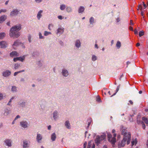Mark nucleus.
<instances>
[{"instance_id":"39","label":"nucleus","mask_w":148,"mask_h":148,"mask_svg":"<svg viewBox=\"0 0 148 148\" xmlns=\"http://www.w3.org/2000/svg\"><path fill=\"white\" fill-rule=\"evenodd\" d=\"M137 143V141L136 139L134 141H132V145L133 146L134 144L135 145Z\"/></svg>"},{"instance_id":"60","label":"nucleus","mask_w":148,"mask_h":148,"mask_svg":"<svg viewBox=\"0 0 148 148\" xmlns=\"http://www.w3.org/2000/svg\"><path fill=\"white\" fill-rule=\"evenodd\" d=\"M14 99L13 97H12L10 99L9 101V102L10 103L12 101V100Z\"/></svg>"},{"instance_id":"33","label":"nucleus","mask_w":148,"mask_h":148,"mask_svg":"<svg viewBox=\"0 0 148 148\" xmlns=\"http://www.w3.org/2000/svg\"><path fill=\"white\" fill-rule=\"evenodd\" d=\"M12 91L13 92H16L17 91V88L15 86H13L12 88Z\"/></svg>"},{"instance_id":"7","label":"nucleus","mask_w":148,"mask_h":148,"mask_svg":"<svg viewBox=\"0 0 148 148\" xmlns=\"http://www.w3.org/2000/svg\"><path fill=\"white\" fill-rule=\"evenodd\" d=\"M8 45L7 42L4 41L0 42V46L1 48H5Z\"/></svg>"},{"instance_id":"58","label":"nucleus","mask_w":148,"mask_h":148,"mask_svg":"<svg viewBox=\"0 0 148 148\" xmlns=\"http://www.w3.org/2000/svg\"><path fill=\"white\" fill-rule=\"evenodd\" d=\"M51 125H49L48 127V129L49 130H50L51 129Z\"/></svg>"},{"instance_id":"54","label":"nucleus","mask_w":148,"mask_h":148,"mask_svg":"<svg viewBox=\"0 0 148 148\" xmlns=\"http://www.w3.org/2000/svg\"><path fill=\"white\" fill-rule=\"evenodd\" d=\"M42 1V0H35L38 3Z\"/></svg>"},{"instance_id":"49","label":"nucleus","mask_w":148,"mask_h":148,"mask_svg":"<svg viewBox=\"0 0 148 148\" xmlns=\"http://www.w3.org/2000/svg\"><path fill=\"white\" fill-rule=\"evenodd\" d=\"M134 33L136 34H138V31L136 29H135L134 31Z\"/></svg>"},{"instance_id":"59","label":"nucleus","mask_w":148,"mask_h":148,"mask_svg":"<svg viewBox=\"0 0 148 148\" xmlns=\"http://www.w3.org/2000/svg\"><path fill=\"white\" fill-rule=\"evenodd\" d=\"M140 45V44L139 43H137L136 44V46L138 47Z\"/></svg>"},{"instance_id":"3","label":"nucleus","mask_w":148,"mask_h":148,"mask_svg":"<svg viewBox=\"0 0 148 148\" xmlns=\"http://www.w3.org/2000/svg\"><path fill=\"white\" fill-rule=\"evenodd\" d=\"M106 135L105 134L101 135L100 136H97L95 140V142L97 145L101 143L103 141L105 140Z\"/></svg>"},{"instance_id":"26","label":"nucleus","mask_w":148,"mask_h":148,"mask_svg":"<svg viewBox=\"0 0 148 148\" xmlns=\"http://www.w3.org/2000/svg\"><path fill=\"white\" fill-rule=\"evenodd\" d=\"M120 85H119L117 87V88H116V92H115L112 95H111L110 97H112L113 96L115 95H116V93H117V92H118V91L119 90V88H120Z\"/></svg>"},{"instance_id":"8","label":"nucleus","mask_w":148,"mask_h":148,"mask_svg":"<svg viewBox=\"0 0 148 148\" xmlns=\"http://www.w3.org/2000/svg\"><path fill=\"white\" fill-rule=\"evenodd\" d=\"M64 28L62 27L59 28L57 30V34H62L64 31Z\"/></svg>"},{"instance_id":"44","label":"nucleus","mask_w":148,"mask_h":148,"mask_svg":"<svg viewBox=\"0 0 148 148\" xmlns=\"http://www.w3.org/2000/svg\"><path fill=\"white\" fill-rule=\"evenodd\" d=\"M141 124H142V126L143 128V129H145V125L144 123L143 122V123Z\"/></svg>"},{"instance_id":"4","label":"nucleus","mask_w":148,"mask_h":148,"mask_svg":"<svg viewBox=\"0 0 148 148\" xmlns=\"http://www.w3.org/2000/svg\"><path fill=\"white\" fill-rule=\"evenodd\" d=\"M116 134H114V137H112V135L110 134H108V141L111 142V143L114 145L116 142Z\"/></svg>"},{"instance_id":"53","label":"nucleus","mask_w":148,"mask_h":148,"mask_svg":"<svg viewBox=\"0 0 148 148\" xmlns=\"http://www.w3.org/2000/svg\"><path fill=\"white\" fill-rule=\"evenodd\" d=\"M91 121L90 120H89V121L88 122V127L90 125V122H91Z\"/></svg>"},{"instance_id":"23","label":"nucleus","mask_w":148,"mask_h":148,"mask_svg":"<svg viewBox=\"0 0 148 148\" xmlns=\"http://www.w3.org/2000/svg\"><path fill=\"white\" fill-rule=\"evenodd\" d=\"M81 43L80 41L78 40L76 41L75 43V46L77 47H79L80 46Z\"/></svg>"},{"instance_id":"2","label":"nucleus","mask_w":148,"mask_h":148,"mask_svg":"<svg viewBox=\"0 0 148 148\" xmlns=\"http://www.w3.org/2000/svg\"><path fill=\"white\" fill-rule=\"evenodd\" d=\"M21 28V25H15L12 27L10 29V36L11 37L16 38H18L20 35V33L18 32Z\"/></svg>"},{"instance_id":"14","label":"nucleus","mask_w":148,"mask_h":148,"mask_svg":"<svg viewBox=\"0 0 148 148\" xmlns=\"http://www.w3.org/2000/svg\"><path fill=\"white\" fill-rule=\"evenodd\" d=\"M65 125L67 128L70 129L71 128V125L68 121H66L65 123Z\"/></svg>"},{"instance_id":"43","label":"nucleus","mask_w":148,"mask_h":148,"mask_svg":"<svg viewBox=\"0 0 148 148\" xmlns=\"http://www.w3.org/2000/svg\"><path fill=\"white\" fill-rule=\"evenodd\" d=\"M39 38L40 39H42L43 38V36H42V34L40 32L39 33Z\"/></svg>"},{"instance_id":"62","label":"nucleus","mask_w":148,"mask_h":148,"mask_svg":"<svg viewBox=\"0 0 148 148\" xmlns=\"http://www.w3.org/2000/svg\"><path fill=\"white\" fill-rule=\"evenodd\" d=\"M25 102H22V103H21V104L22 105V106H23V105H25Z\"/></svg>"},{"instance_id":"28","label":"nucleus","mask_w":148,"mask_h":148,"mask_svg":"<svg viewBox=\"0 0 148 148\" xmlns=\"http://www.w3.org/2000/svg\"><path fill=\"white\" fill-rule=\"evenodd\" d=\"M66 8V6L65 5L62 4L60 5V8L62 10H64Z\"/></svg>"},{"instance_id":"11","label":"nucleus","mask_w":148,"mask_h":148,"mask_svg":"<svg viewBox=\"0 0 148 148\" xmlns=\"http://www.w3.org/2000/svg\"><path fill=\"white\" fill-rule=\"evenodd\" d=\"M5 143L7 145L8 147L12 146V141L10 139H7L5 141Z\"/></svg>"},{"instance_id":"1","label":"nucleus","mask_w":148,"mask_h":148,"mask_svg":"<svg viewBox=\"0 0 148 148\" xmlns=\"http://www.w3.org/2000/svg\"><path fill=\"white\" fill-rule=\"evenodd\" d=\"M121 134L123 135V139L119 144V146L120 147H124L127 141V144H129L131 140V134L130 132H127V131L125 128L122 129L121 132Z\"/></svg>"},{"instance_id":"20","label":"nucleus","mask_w":148,"mask_h":148,"mask_svg":"<svg viewBox=\"0 0 148 148\" xmlns=\"http://www.w3.org/2000/svg\"><path fill=\"white\" fill-rule=\"evenodd\" d=\"M10 56L11 57H13L14 56H18V53L16 51H13L12 52L10 53Z\"/></svg>"},{"instance_id":"45","label":"nucleus","mask_w":148,"mask_h":148,"mask_svg":"<svg viewBox=\"0 0 148 148\" xmlns=\"http://www.w3.org/2000/svg\"><path fill=\"white\" fill-rule=\"evenodd\" d=\"M20 116H19V115H17L16 117L14 119V121H15L18 118H20Z\"/></svg>"},{"instance_id":"27","label":"nucleus","mask_w":148,"mask_h":148,"mask_svg":"<svg viewBox=\"0 0 148 148\" xmlns=\"http://www.w3.org/2000/svg\"><path fill=\"white\" fill-rule=\"evenodd\" d=\"M142 119L143 121H144L147 124H148V120L145 117H143Z\"/></svg>"},{"instance_id":"50","label":"nucleus","mask_w":148,"mask_h":148,"mask_svg":"<svg viewBox=\"0 0 148 148\" xmlns=\"http://www.w3.org/2000/svg\"><path fill=\"white\" fill-rule=\"evenodd\" d=\"M101 100L100 98L99 97H97V101H100Z\"/></svg>"},{"instance_id":"41","label":"nucleus","mask_w":148,"mask_h":148,"mask_svg":"<svg viewBox=\"0 0 148 148\" xmlns=\"http://www.w3.org/2000/svg\"><path fill=\"white\" fill-rule=\"evenodd\" d=\"M6 10L5 9H1L0 10V13L1 12H6Z\"/></svg>"},{"instance_id":"12","label":"nucleus","mask_w":148,"mask_h":148,"mask_svg":"<svg viewBox=\"0 0 148 148\" xmlns=\"http://www.w3.org/2000/svg\"><path fill=\"white\" fill-rule=\"evenodd\" d=\"M95 145L94 143H92L91 142L88 143L87 148H95Z\"/></svg>"},{"instance_id":"48","label":"nucleus","mask_w":148,"mask_h":148,"mask_svg":"<svg viewBox=\"0 0 148 148\" xmlns=\"http://www.w3.org/2000/svg\"><path fill=\"white\" fill-rule=\"evenodd\" d=\"M51 26L52 27L53 26V25L52 24H49L48 26V29H49L51 30V29L50 28V26Z\"/></svg>"},{"instance_id":"9","label":"nucleus","mask_w":148,"mask_h":148,"mask_svg":"<svg viewBox=\"0 0 148 148\" xmlns=\"http://www.w3.org/2000/svg\"><path fill=\"white\" fill-rule=\"evenodd\" d=\"M19 11L17 10H14L10 14L11 16H13L17 15Z\"/></svg>"},{"instance_id":"29","label":"nucleus","mask_w":148,"mask_h":148,"mask_svg":"<svg viewBox=\"0 0 148 148\" xmlns=\"http://www.w3.org/2000/svg\"><path fill=\"white\" fill-rule=\"evenodd\" d=\"M66 11L68 12H71L72 11V9L71 7H67L66 8Z\"/></svg>"},{"instance_id":"55","label":"nucleus","mask_w":148,"mask_h":148,"mask_svg":"<svg viewBox=\"0 0 148 148\" xmlns=\"http://www.w3.org/2000/svg\"><path fill=\"white\" fill-rule=\"evenodd\" d=\"M141 11V15L142 16H143V15H144V12L143 11V10H140Z\"/></svg>"},{"instance_id":"36","label":"nucleus","mask_w":148,"mask_h":148,"mask_svg":"<svg viewBox=\"0 0 148 148\" xmlns=\"http://www.w3.org/2000/svg\"><path fill=\"white\" fill-rule=\"evenodd\" d=\"M51 34V33L50 32H48L47 31H45L44 33V34L45 36H47L48 35Z\"/></svg>"},{"instance_id":"64","label":"nucleus","mask_w":148,"mask_h":148,"mask_svg":"<svg viewBox=\"0 0 148 148\" xmlns=\"http://www.w3.org/2000/svg\"><path fill=\"white\" fill-rule=\"evenodd\" d=\"M10 22H8L7 23V25L8 26H10Z\"/></svg>"},{"instance_id":"30","label":"nucleus","mask_w":148,"mask_h":148,"mask_svg":"<svg viewBox=\"0 0 148 148\" xmlns=\"http://www.w3.org/2000/svg\"><path fill=\"white\" fill-rule=\"evenodd\" d=\"M5 34L4 33H0V39H3L5 36Z\"/></svg>"},{"instance_id":"21","label":"nucleus","mask_w":148,"mask_h":148,"mask_svg":"<svg viewBox=\"0 0 148 148\" xmlns=\"http://www.w3.org/2000/svg\"><path fill=\"white\" fill-rule=\"evenodd\" d=\"M84 10V8L82 6H81L79 7L78 9L79 13H81L83 12Z\"/></svg>"},{"instance_id":"17","label":"nucleus","mask_w":148,"mask_h":148,"mask_svg":"<svg viewBox=\"0 0 148 148\" xmlns=\"http://www.w3.org/2000/svg\"><path fill=\"white\" fill-rule=\"evenodd\" d=\"M6 16L5 15L2 16L0 17V23H1L5 20Z\"/></svg>"},{"instance_id":"46","label":"nucleus","mask_w":148,"mask_h":148,"mask_svg":"<svg viewBox=\"0 0 148 148\" xmlns=\"http://www.w3.org/2000/svg\"><path fill=\"white\" fill-rule=\"evenodd\" d=\"M3 99V95L1 94L0 93V100H1L2 99Z\"/></svg>"},{"instance_id":"52","label":"nucleus","mask_w":148,"mask_h":148,"mask_svg":"<svg viewBox=\"0 0 148 148\" xmlns=\"http://www.w3.org/2000/svg\"><path fill=\"white\" fill-rule=\"evenodd\" d=\"M58 18L59 19H60V20H62V16H60V15L59 16H58Z\"/></svg>"},{"instance_id":"56","label":"nucleus","mask_w":148,"mask_h":148,"mask_svg":"<svg viewBox=\"0 0 148 148\" xmlns=\"http://www.w3.org/2000/svg\"><path fill=\"white\" fill-rule=\"evenodd\" d=\"M129 102L130 103L131 105H133V102L131 100L129 101Z\"/></svg>"},{"instance_id":"5","label":"nucleus","mask_w":148,"mask_h":148,"mask_svg":"<svg viewBox=\"0 0 148 148\" xmlns=\"http://www.w3.org/2000/svg\"><path fill=\"white\" fill-rule=\"evenodd\" d=\"M30 142L29 140H24L23 141V148H28L30 145Z\"/></svg>"},{"instance_id":"40","label":"nucleus","mask_w":148,"mask_h":148,"mask_svg":"<svg viewBox=\"0 0 148 148\" xmlns=\"http://www.w3.org/2000/svg\"><path fill=\"white\" fill-rule=\"evenodd\" d=\"M97 60V57L94 55L92 56V61H95Z\"/></svg>"},{"instance_id":"42","label":"nucleus","mask_w":148,"mask_h":148,"mask_svg":"<svg viewBox=\"0 0 148 148\" xmlns=\"http://www.w3.org/2000/svg\"><path fill=\"white\" fill-rule=\"evenodd\" d=\"M31 35H29L28 36V40L29 42H30L31 41Z\"/></svg>"},{"instance_id":"6","label":"nucleus","mask_w":148,"mask_h":148,"mask_svg":"<svg viewBox=\"0 0 148 148\" xmlns=\"http://www.w3.org/2000/svg\"><path fill=\"white\" fill-rule=\"evenodd\" d=\"M20 125L23 128H27L28 125V124L27 121H22L20 122Z\"/></svg>"},{"instance_id":"47","label":"nucleus","mask_w":148,"mask_h":148,"mask_svg":"<svg viewBox=\"0 0 148 148\" xmlns=\"http://www.w3.org/2000/svg\"><path fill=\"white\" fill-rule=\"evenodd\" d=\"M138 8H140V10H143L142 7L141 5V4H140L138 5Z\"/></svg>"},{"instance_id":"32","label":"nucleus","mask_w":148,"mask_h":148,"mask_svg":"<svg viewBox=\"0 0 148 148\" xmlns=\"http://www.w3.org/2000/svg\"><path fill=\"white\" fill-rule=\"evenodd\" d=\"M24 71H25V70H21V71H18V72H15L14 73V76H16L18 74V73H21V72H24Z\"/></svg>"},{"instance_id":"16","label":"nucleus","mask_w":148,"mask_h":148,"mask_svg":"<svg viewBox=\"0 0 148 148\" xmlns=\"http://www.w3.org/2000/svg\"><path fill=\"white\" fill-rule=\"evenodd\" d=\"M42 136L40 134H38L36 136V139L37 141L38 142H40V141L42 139Z\"/></svg>"},{"instance_id":"38","label":"nucleus","mask_w":148,"mask_h":148,"mask_svg":"<svg viewBox=\"0 0 148 148\" xmlns=\"http://www.w3.org/2000/svg\"><path fill=\"white\" fill-rule=\"evenodd\" d=\"M143 122L141 121H140L138 119V118H137V123L138 124H142L143 123Z\"/></svg>"},{"instance_id":"34","label":"nucleus","mask_w":148,"mask_h":148,"mask_svg":"<svg viewBox=\"0 0 148 148\" xmlns=\"http://www.w3.org/2000/svg\"><path fill=\"white\" fill-rule=\"evenodd\" d=\"M144 35V31L143 30L140 31L139 33V35L140 37L143 36Z\"/></svg>"},{"instance_id":"63","label":"nucleus","mask_w":148,"mask_h":148,"mask_svg":"<svg viewBox=\"0 0 148 148\" xmlns=\"http://www.w3.org/2000/svg\"><path fill=\"white\" fill-rule=\"evenodd\" d=\"M8 2H9L8 1H6V2H5V4L6 5L8 4Z\"/></svg>"},{"instance_id":"57","label":"nucleus","mask_w":148,"mask_h":148,"mask_svg":"<svg viewBox=\"0 0 148 148\" xmlns=\"http://www.w3.org/2000/svg\"><path fill=\"white\" fill-rule=\"evenodd\" d=\"M129 29L130 30L132 31L133 30V28L132 27L130 26Z\"/></svg>"},{"instance_id":"15","label":"nucleus","mask_w":148,"mask_h":148,"mask_svg":"<svg viewBox=\"0 0 148 148\" xmlns=\"http://www.w3.org/2000/svg\"><path fill=\"white\" fill-rule=\"evenodd\" d=\"M42 12L43 11L40 10L38 12L37 16V17L38 20H40V18L42 16Z\"/></svg>"},{"instance_id":"10","label":"nucleus","mask_w":148,"mask_h":148,"mask_svg":"<svg viewBox=\"0 0 148 148\" xmlns=\"http://www.w3.org/2000/svg\"><path fill=\"white\" fill-rule=\"evenodd\" d=\"M11 73V72L9 70H6V71L3 72V75L4 77H6L10 75Z\"/></svg>"},{"instance_id":"37","label":"nucleus","mask_w":148,"mask_h":148,"mask_svg":"<svg viewBox=\"0 0 148 148\" xmlns=\"http://www.w3.org/2000/svg\"><path fill=\"white\" fill-rule=\"evenodd\" d=\"M10 113V111L8 110H6L4 112V114L5 115H8Z\"/></svg>"},{"instance_id":"24","label":"nucleus","mask_w":148,"mask_h":148,"mask_svg":"<svg viewBox=\"0 0 148 148\" xmlns=\"http://www.w3.org/2000/svg\"><path fill=\"white\" fill-rule=\"evenodd\" d=\"M94 18L93 17H91L89 19V22L91 25L93 24L94 23Z\"/></svg>"},{"instance_id":"18","label":"nucleus","mask_w":148,"mask_h":148,"mask_svg":"<svg viewBox=\"0 0 148 148\" xmlns=\"http://www.w3.org/2000/svg\"><path fill=\"white\" fill-rule=\"evenodd\" d=\"M23 60L24 58L21 57L14 58L13 59V60L14 62H16L17 60H20L21 61L23 62Z\"/></svg>"},{"instance_id":"51","label":"nucleus","mask_w":148,"mask_h":148,"mask_svg":"<svg viewBox=\"0 0 148 148\" xmlns=\"http://www.w3.org/2000/svg\"><path fill=\"white\" fill-rule=\"evenodd\" d=\"M143 5L144 7V8H145L146 7V5L145 3L143 1Z\"/></svg>"},{"instance_id":"25","label":"nucleus","mask_w":148,"mask_h":148,"mask_svg":"<svg viewBox=\"0 0 148 148\" xmlns=\"http://www.w3.org/2000/svg\"><path fill=\"white\" fill-rule=\"evenodd\" d=\"M58 112L57 111H55L53 113V117L55 120L57 119V117Z\"/></svg>"},{"instance_id":"22","label":"nucleus","mask_w":148,"mask_h":148,"mask_svg":"<svg viewBox=\"0 0 148 148\" xmlns=\"http://www.w3.org/2000/svg\"><path fill=\"white\" fill-rule=\"evenodd\" d=\"M20 43L19 42L18 40H16L15 41L14 44H13L12 46L14 47H17L18 45Z\"/></svg>"},{"instance_id":"13","label":"nucleus","mask_w":148,"mask_h":148,"mask_svg":"<svg viewBox=\"0 0 148 148\" xmlns=\"http://www.w3.org/2000/svg\"><path fill=\"white\" fill-rule=\"evenodd\" d=\"M62 75L65 77H66L68 75V71L66 69H63L62 71Z\"/></svg>"},{"instance_id":"35","label":"nucleus","mask_w":148,"mask_h":148,"mask_svg":"<svg viewBox=\"0 0 148 148\" xmlns=\"http://www.w3.org/2000/svg\"><path fill=\"white\" fill-rule=\"evenodd\" d=\"M20 66V64H16L14 65V68L15 69H18Z\"/></svg>"},{"instance_id":"19","label":"nucleus","mask_w":148,"mask_h":148,"mask_svg":"<svg viewBox=\"0 0 148 148\" xmlns=\"http://www.w3.org/2000/svg\"><path fill=\"white\" fill-rule=\"evenodd\" d=\"M56 136L55 133H53L51 136V139L52 141L55 140L56 138Z\"/></svg>"},{"instance_id":"61","label":"nucleus","mask_w":148,"mask_h":148,"mask_svg":"<svg viewBox=\"0 0 148 148\" xmlns=\"http://www.w3.org/2000/svg\"><path fill=\"white\" fill-rule=\"evenodd\" d=\"M95 48H98V46H97V45L96 44H95Z\"/></svg>"},{"instance_id":"31","label":"nucleus","mask_w":148,"mask_h":148,"mask_svg":"<svg viewBox=\"0 0 148 148\" xmlns=\"http://www.w3.org/2000/svg\"><path fill=\"white\" fill-rule=\"evenodd\" d=\"M116 47L118 48H119L121 46V43L119 41H118L116 45Z\"/></svg>"}]
</instances>
